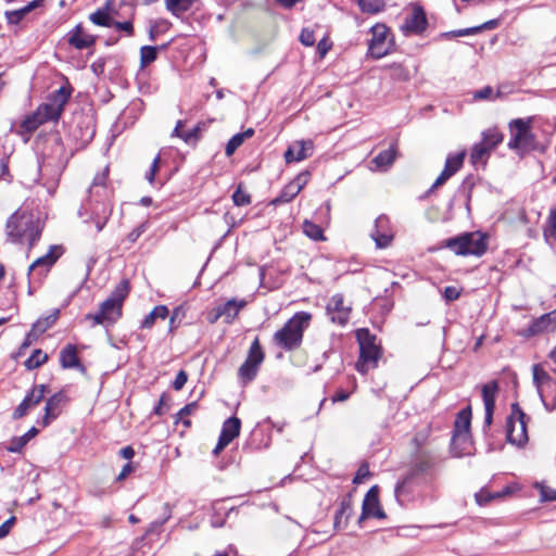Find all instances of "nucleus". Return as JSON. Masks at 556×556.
<instances>
[{"label":"nucleus","instance_id":"obj_20","mask_svg":"<svg viewBox=\"0 0 556 556\" xmlns=\"http://www.w3.org/2000/svg\"><path fill=\"white\" fill-rule=\"evenodd\" d=\"M113 4V0H106L101 8L89 15V20L97 26L112 27L113 16L117 15Z\"/></svg>","mask_w":556,"mask_h":556},{"label":"nucleus","instance_id":"obj_27","mask_svg":"<svg viewBox=\"0 0 556 556\" xmlns=\"http://www.w3.org/2000/svg\"><path fill=\"white\" fill-rule=\"evenodd\" d=\"M73 137L79 141V147L84 148L90 143L94 137L96 129L89 123L84 121L78 122L76 128L73 130Z\"/></svg>","mask_w":556,"mask_h":556},{"label":"nucleus","instance_id":"obj_54","mask_svg":"<svg viewBox=\"0 0 556 556\" xmlns=\"http://www.w3.org/2000/svg\"><path fill=\"white\" fill-rule=\"evenodd\" d=\"M533 486H534V489L539 490V492H540V502L541 503L556 501V490L545 485L544 482H535Z\"/></svg>","mask_w":556,"mask_h":556},{"label":"nucleus","instance_id":"obj_63","mask_svg":"<svg viewBox=\"0 0 556 556\" xmlns=\"http://www.w3.org/2000/svg\"><path fill=\"white\" fill-rule=\"evenodd\" d=\"M462 289L454 286H446L442 291V296L446 303H451L459 299Z\"/></svg>","mask_w":556,"mask_h":556},{"label":"nucleus","instance_id":"obj_19","mask_svg":"<svg viewBox=\"0 0 556 556\" xmlns=\"http://www.w3.org/2000/svg\"><path fill=\"white\" fill-rule=\"evenodd\" d=\"M60 364L63 369L75 368L81 374L87 371L86 366L80 362L77 346L68 343L60 351Z\"/></svg>","mask_w":556,"mask_h":556},{"label":"nucleus","instance_id":"obj_46","mask_svg":"<svg viewBox=\"0 0 556 556\" xmlns=\"http://www.w3.org/2000/svg\"><path fill=\"white\" fill-rule=\"evenodd\" d=\"M390 72V77L397 81H407L410 77L409 71L401 63H392L384 66Z\"/></svg>","mask_w":556,"mask_h":556},{"label":"nucleus","instance_id":"obj_37","mask_svg":"<svg viewBox=\"0 0 556 556\" xmlns=\"http://www.w3.org/2000/svg\"><path fill=\"white\" fill-rule=\"evenodd\" d=\"M110 318V324L116 323L123 315V306L114 302L113 299H106L99 306Z\"/></svg>","mask_w":556,"mask_h":556},{"label":"nucleus","instance_id":"obj_23","mask_svg":"<svg viewBox=\"0 0 556 556\" xmlns=\"http://www.w3.org/2000/svg\"><path fill=\"white\" fill-rule=\"evenodd\" d=\"M477 181H478V177L473 174H469L463 179L462 184L458 186V188L455 192V198L464 199L465 207L468 213H470V211H471L470 202H471V198H472V191H473V188H475Z\"/></svg>","mask_w":556,"mask_h":556},{"label":"nucleus","instance_id":"obj_34","mask_svg":"<svg viewBox=\"0 0 556 556\" xmlns=\"http://www.w3.org/2000/svg\"><path fill=\"white\" fill-rule=\"evenodd\" d=\"M504 135L497 128H488L481 134V142L492 152L503 142Z\"/></svg>","mask_w":556,"mask_h":556},{"label":"nucleus","instance_id":"obj_15","mask_svg":"<svg viewBox=\"0 0 556 556\" xmlns=\"http://www.w3.org/2000/svg\"><path fill=\"white\" fill-rule=\"evenodd\" d=\"M65 38L71 47L76 50H84L93 47L98 37L87 34L79 23L66 34Z\"/></svg>","mask_w":556,"mask_h":556},{"label":"nucleus","instance_id":"obj_36","mask_svg":"<svg viewBox=\"0 0 556 556\" xmlns=\"http://www.w3.org/2000/svg\"><path fill=\"white\" fill-rule=\"evenodd\" d=\"M198 0H165V7L174 16L180 17L189 11Z\"/></svg>","mask_w":556,"mask_h":556},{"label":"nucleus","instance_id":"obj_56","mask_svg":"<svg viewBox=\"0 0 556 556\" xmlns=\"http://www.w3.org/2000/svg\"><path fill=\"white\" fill-rule=\"evenodd\" d=\"M185 315H186V309L182 305L176 306L173 309L170 318H169V326H168L169 332H174L180 326V323H181L182 318L185 317Z\"/></svg>","mask_w":556,"mask_h":556},{"label":"nucleus","instance_id":"obj_35","mask_svg":"<svg viewBox=\"0 0 556 556\" xmlns=\"http://www.w3.org/2000/svg\"><path fill=\"white\" fill-rule=\"evenodd\" d=\"M254 135L253 128H248L242 132L233 135L227 142L225 153L227 156H231L236 150L244 142L245 139L251 138Z\"/></svg>","mask_w":556,"mask_h":556},{"label":"nucleus","instance_id":"obj_11","mask_svg":"<svg viewBox=\"0 0 556 556\" xmlns=\"http://www.w3.org/2000/svg\"><path fill=\"white\" fill-rule=\"evenodd\" d=\"M371 39L368 43V51L374 59H381L389 53V50L384 48V42L389 28L381 23H377L370 28Z\"/></svg>","mask_w":556,"mask_h":556},{"label":"nucleus","instance_id":"obj_3","mask_svg":"<svg viewBox=\"0 0 556 556\" xmlns=\"http://www.w3.org/2000/svg\"><path fill=\"white\" fill-rule=\"evenodd\" d=\"M355 337L359 346L355 369L361 375H366L369 370L378 367V363L383 355V349L381 343L378 342L377 336L368 328L357 329Z\"/></svg>","mask_w":556,"mask_h":556},{"label":"nucleus","instance_id":"obj_42","mask_svg":"<svg viewBox=\"0 0 556 556\" xmlns=\"http://www.w3.org/2000/svg\"><path fill=\"white\" fill-rule=\"evenodd\" d=\"M130 292V282L128 279H122L111 292L109 299H113L114 302L123 306L124 301Z\"/></svg>","mask_w":556,"mask_h":556},{"label":"nucleus","instance_id":"obj_5","mask_svg":"<svg viewBox=\"0 0 556 556\" xmlns=\"http://www.w3.org/2000/svg\"><path fill=\"white\" fill-rule=\"evenodd\" d=\"M405 477L420 489L431 485L437 477L434 459L430 456L417 458L409 466Z\"/></svg>","mask_w":556,"mask_h":556},{"label":"nucleus","instance_id":"obj_39","mask_svg":"<svg viewBox=\"0 0 556 556\" xmlns=\"http://www.w3.org/2000/svg\"><path fill=\"white\" fill-rule=\"evenodd\" d=\"M465 156H466L465 151H460L457 153H450L446 156L443 169L445 172H447L450 175L454 176L463 167Z\"/></svg>","mask_w":556,"mask_h":556},{"label":"nucleus","instance_id":"obj_50","mask_svg":"<svg viewBox=\"0 0 556 556\" xmlns=\"http://www.w3.org/2000/svg\"><path fill=\"white\" fill-rule=\"evenodd\" d=\"M172 26V24L166 21V20H157V21H153L151 22L150 24V27H149V39L151 41H155L156 38L166 33L169 27Z\"/></svg>","mask_w":556,"mask_h":556},{"label":"nucleus","instance_id":"obj_64","mask_svg":"<svg viewBox=\"0 0 556 556\" xmlns=\"http://www.w3.org/2000/svg\"><path fill=\"white\" fill-rule=\"evenodd\" d=\"M548 227L544 229V237L556 239V208L552 210L547 219Z\"/></svg>","mask_w":556,"mask_h":556},{"label":"nucleus","instance_id":"obj_16","mask_svg":"<svg viewBox=\"0 0 556 556\" xmlns=\"http://www.w3.org/2000/svg\"><path fill=\"white\" fill-rule=\"evenodd\" d=\"M353 491L346 493L340 502V506L337 509L333 517V528L337 531L343 530L348 527L349 520L353 514Z\"/></svg>","mask_w":556,"mask_h":556},{"label":"nucleus","instance_id":"obj_13","mask_svg":"<svg viewBox=\"0 0 556 556\" xmlns=\"http://www.w3.org/2000/svg\"><path fill=\"white\" fill-rule=\"evenodd\" d=\"M451 454L460 458L473 454L475 445L470 433L452 432L450 444Z\"/></svg>","mask_w":556,"mask_h":556},{"label":"nucleus","instance_id":"obj_48","mask_svg":"<svg viewBox=\"0 0 556 556\" xmlns=\"http://www.w3.org/2000/svg\"><path fill=\"white\" fill-rule=\"evenodd\" d=\"M159 52L154 46H142L140 48V67L144 68L157 59Z\"/></svg>","mask_w":556,"mask_h":556},{"label":"nucleus","instance_id":"obj_61","mask_svg":"<svg viewBox=\"0 0 556 556\" xmlns=\"http://www.w3.org/2000/svg\"><path fill=\"white\" fill-rule=\"evenodd\" d=\"M509 125L516 129L515 134H517V139H519L520 135H533L530 130V121L516 118L513 119Z\"/></svg>","mask_w":556,"mask_h":556},{"label":"nucleus","instance_id":"obj_12","mask_svg":"<svg viewBox=\"0 0 556 556\" xmlns=\"http://www.w3.org/2000/svg\"><path fill=\"white\" fill-rule=\"evenodd\" d=\"M362 508L363 517H372L377 519L387 518V515L380 505L379 486L377 484L372 485L365 494Z\"/></svg>","mask_w":556,"mask_h":556},{"label":"nucleus","instance_id":"obj_28","mask_svg":"<svg viewBox=\"0 0 556 556\" xmlns=\"http://www.w3.org/2000/svg\"><path fill=\"white\" fill-rule=\"evenodd\" d=\"M39 403V397L35 395L34 391H27L22 402L13 410L12 418L14 420L23 418L29 408L37 406Z\"/></svg>","mask_w":556,"mask_h":556},{"label":"nucleus","instance_id":"obj_51","mask_svg":"<svg viewBox=\"0 0 556 556\" xmlns=\"http://www.w3.org/2000/svg\"><path fill=\"white\" fill-rule=\"evenodd\" d=\"M491 151L484 146V143L477 142L472 146L470 151V162L473 165H477L479 162H481L484 157H488L490 155Z\"/></svg>","mask_w":556,"mask_h":556},{"label":"nucleus","instance_id":"obj_47","mask_svg":"<svg viewBox=\"0 0 556 556\" xmlns=\"http://www.w3.org/2000/svg\"><path fill=\"white\" fill-rule=\"evenodd\" d=\"M264 358H265V354H264L262 345L260 343V339H258V337H255V339L251 343V346L249 349V353H248L245 361L261 365L263 363Z\"/></svg>","mask_w":556,"mask_h":556},{"label":"nucleus","instance_id":"obj_62","mask_svg":"<svg viewBox=\"0 0 556 556\" xmlns=\"http://www.w3.org/2000/svg\"><path fill=\"white\" fill-rule=\"evenodd\" d=\"M202 125L203 124L199 123L192 129H190L188 131H185L184 136H181V139L187 144L195 146L197 141L200 139V134H201V130H202Z\"/></svg>","mask_w":556,"mask_h":556},{"label":"nucleus","instance_id":"obj_29","mask_svg":"<svg viewBox=\"0 0 556 556\" xmlns=\"http://www.w3.org/2000/svg\"><path fill=\"white\" fill-rule=\"evenodd\" d=\"M471 418L472 412L470 405L460 409L454 420L453 432L470 433Z\"/></svg>","mask_w":556,"mask_h":556},{"label":"nucleus","instance_id":"obj_4","mask_svg":"<svg viewBox=\"0 0 556 556\" xmlns=\"http://www.w3.org/2000/svg\"><path fill=\"white\" fill-rule=\"evenodd\" d=\"M443 247L456 255L482 256L488 250V236L479 231L464 232L443 241Z\"/></svg>","mask_w":556,"mask_h":556},{"label":"nucleus","instance_id":"obj_21","mask_svg":"<svg viewBox=\"0 0 556 556\" xmlns=\"http://www.w3.org/2000/svg\"><path fill=\"white\" fill-rule=\"evenodd\" d=\"M270 435L266 434L264 429L257 425L252 431L249 439L242 446V450L245 452H254L260 451L262 448H266L270 444Z\"/></svg>","mask_w":556,"mask_h":556},{"label":"nucleus","instance_id":"obj_40","mask_svg":"<svg viewBox=\"0 0 556 556\" xmlns=\"http://www.w3.org/2000/svg\"><path fill=\"white\" fill-rule=\"evenodd\" d=\"M300 193L299 189L295 188L291 182L287 184L279 194L271 200L270 204L278 206L280 204L291 202Z\"/></svg>","mask_w":556,"mask_h":556},{"label":"nucleus","instance_id":"obj_30","mask_svg":"<svg viewBox=\"0 0 556 556\" xmlns=\"http://www.w3.org/2000/svg\"><path fill=\"white\" fill-rule=\"evenodd\" d=\"M68 402L70 397L66 392L64 390H60L46 400L43 410H50L53 414H58V416H60V407L66 405Z\"/></svg>","mask_w":556,"mask_h":556},{"label":"nucleus","instance_id":"obj_8","mask_svg":"<svg viewBox=\"0 0 556 556\" xmlns=\"http://www.w3.org/2000/svg\"><path fill=\"white\" fill-rule=\"evenodd\" d=\"M428 27V18L422 5L414 3L412 13L406 15L401 30L404 35H421Z\"/></svg>","mask_w":556,"mask_h":556},{"label":"nucleus","instance_id":"obj_52","mask_svg":"<svg viewBox=\"0 0 556 556\" xmlns=\"http://www.w3.org/2000/svg\"><path fill=\"white\" fill-rule=\"evenodd\" d=\"M394 160H395V151L392 148H390V149L379 152L375 156L372 162L376 164L377 167L381 168V167H387V166L391 165L394 162Z\"/></svg>","mask_w":556,"mask_h":556},{"label":"nucleus","instance_id":"obj_49","mask_svg":"<svg viewBox=\"0 0 556 556\" xmlns=\"http://www.w3.org/2000/svg\"><path fill=\"white\" fill-rule=\"evenodd\" d=\"M42 124V119L40 118L39 113H37L36 111L25 116V118L21 123V128L25 132L31 134L35 130H37Z\"/></svg>","mask_w":556,"mask_h":556},{"label":"nucleus","instance_id":"obj_38","mask_svg":"<svg viewBox=\"0 0 556 556\" xmlns=\"http://www.w3.org/2000/svg\"><path fill=\"white\" fill-rule=\"evenodd\" d=\"M260 365L244 361L238 369V378L242 384L253 381L258 372Z\"/></svg>","mask_w":556,"mask_h":556},{"label":"nucleus","instance_id":"obj_6","mask_svg":"<svg viewBox=\"0 0 556 556\" xmlns=\"http://www.w3.org/2000/svg\"><path fill=\"white\" fill-rule=\"evenodd\" d=\"M63 253L64 248L62 245H50L49 251L45 255L38 257L30 264L27 270V277L34 276L38 286H41L43 279L48 276L51 268Z\"/></svg>","mask_w":556,"mask_h":556},{"label":"nucleus","instance_id":"obj_53","mask_svg":"<svg viewBox=\"0 0 556 556\" xmlns=\"http://www.w3.org/2000/svg\"><path fill=\"white\" fill-rule=\"evenodd\" d=\"M303 231L308 238L315 241L325 239L323 228L313 222L305 220L303 224Z\"/></svg>","mask_w":556,"mask_h":556},{"label":"nucleus","instance_id":"obj_44","mask_svg":"<svg viewBox=\"0 0 556 556\" xmlns=\"http://www.w3.org/2000/svg\"><path fill=\"white\" fill-rule=\"evenodd\" d=\"M533 384L535 386L538 393H543L542 384L552 382V377L545 371L540 364H535L532 367Z\"/></svg>","mask_w":556,"mask_h":556},{"label":"nucleus","instance_id":"obj_31","mask_svg":"<svg viewBox=\"0 0 556 556\" xmlns=\"http://www.w3.org/2000/svg\"><path fill=\"white\" fill-rule=\"evenodd\" d=\"M39 433V430L36 427H31L27 432H25L21 437H14L12 438L10 445L7 447V450L10 453H21L23 447L37 434Z\"/></svg>","mask_w":556,"mask_h":556},{"label":"nucleus","instance_id":"obj_14","mask_svg":"<svg viewBox=\"0 0 556 556\" xmlns=\"http://www.w3.org/2000/svg\"><path fill=\"white\" fill-rule=\"evenodd\" d=\"M419 491L420 488L404 476L394 486V497L400 506L405 507L415 500Z\"/></svg>","mask_w":556,"mask_h":556},{"label":"nucleus","instance_id":"obj_7","mask_svg":"<svg viewBox=\"0 0 556 556\" xmlns=\"http://www.w3.org/2000/svg\"><path fill=\"white\" fill-rule=\"evenodd\" d=\"M59 316L60 309L54 308L48 316L37 319L31 325L30 330L26 333L25 339L18 349V355L23 354L24 351L36 342L42 333L50 329L56 323Z\"/></svg>","mask_w":556,"mask_h":556},{"label":"nucleus","instance_id":"obj_10","mask_svg":"<svg viewBox=\"0 0 556 556\" xmlns=\"http://www.w3.org/2000/svg\"><path fill=\"white\" fill-rule=\"evenodd\" d=\"M497 392L498 382L496 380H492L491 382L482 386L481 395L484 405V420L482 429L484 432L491 427L493 422Z\"/></svg>","mask_w":556,"mask_h":556},{"label":"nucleus","instance_id":"obj_17","mask_svg":"<svg viewBox=\"0 0 556 556\" xmlns=\"http://www.w3.org/2000/svg\"><path fill=\"white\" fill-rule=\"evenodd\" d=\"M551 324L556 325V309L534 318L531 324L518 332L523 338H531L547 330Z\"/></svg>","mask_w":556,"mask_h":556},{"label":"nucleus","instance_id":"obj_60","mask_svg":"<svg viewBox=\"0 0 556 556\" xmlns=\"http://www.w3.org/2000/svg\"><path fill=\"white\" fill-rule=\"evenodd\" d=\"M112 27L124 33L128 37H132L135 35L132 17L124 22H118L113 18Z\"/></svg>","mask_w":556,"mask_h":556},{"label":"nucleus","instance_id":"obj_33","mask_svg":"<svg viewBox=\"0 0 556 556\" xmlns=\"http://www.w3.org/2000/svg\"><path fill=\"white\" fill-rule=\"evenodd\" d=\"M169 311L166 305H156L141 321V329H150L157 318L166 319Z\"/></svg>","mask_w":556,"mask_h":556},{"label":"nucleus","instance_id":"obj_26","mask_svg":"<svg viewBox=\"0 0 556 556\" xmlns=\"http://www.w3.org/2000/svg\"><path fill=\"white\" fill-rule=\"evenodd\" d=\"M241 430V420L237 416L228 417L222 426L219 438L228 443H231L237 437H239Z\"/></svg>","mask_w":556,"mask_h":556},{"label":"nucleus","instance_id":"obj_24","mask_svg":"<svg viewBox=\"0 0 556 556\" xmlns=\"http://www.w3.org/2000/svg\"><path fill=\"white\" fill-rule=\"evenodd\" d=\"M72 92L73 87L67 81L65 85H62L59 89L49 93V96L47 97V102L53 104V106H55L63 113L64 106L68 102Z\"/></svg>","mask_w":556,"mask_h":556},{"label":"nucleus","instance_id":"obj_43","mask_svg":"<svg viewBox=\"0 0 556 556\" xmlns=\"http://www.w3.org/2000/svg\"><path fill=\"white\" fill-rule=\"evenodd\" d=\"M49 356L41 349H35L31 355L24 362V366L27 370H34L45 363H47Z\"/></svg>","mask_w":556,"mask_h":556},{"label":"nucleus","instance_id":"obj_9","mask_svg":"<svg viewBox=\"0 0 556 556\" xmlns=\"http://www.w3.org/2000/svg\"><path fill=\"white\" fill-rule=\"evenodd\" d=\"M370 237L378 249H386L391 245L394 239V230L389 216L381 214L375 219Z\"/></svg>","mask_w":556,"mask_h":556},{"label":"nucleus","instance_id":"obj_32","mask_svg":"<svg viewBox=\"0 0 556 556\" xmlns=\"http://www.w3.org/2000/svg\"><path fill=\"white\" fill-rule=\"evenodd\" d=\"M508 148L511 150L522 149L525 151L535 150V136L534 135H520L517 139V134H514L508 142Z\"/></svg>","mask_w":556,"mask_h":556},{"label":"nucleus","instance_id":"obj_41","mask_svg":"<svg viewBox=\"0 0 556 556\" xmlns=\"http://www.w3.org/2000/svg\"><path fill=\"white\" fill-rule=\"evenodd\" d=\"M37 113H39L43 124L52 121L56 122L62 115V112L49 102L41 103L37 109Z\"/></svg>","mask_w":556,"mask_h":556},{"label":"nucleus","instance_id":"obj_1","mask_svg":"<svg viewBox=\"0 0 556 556\" xmlns=\"http://www.w3.org/2000/svg\"><path fill=\"white\" fill-rule=\"evenodd\" d=\"M311 319V313L304 311L296 312L285 323L281 329L274 333V345L286 352L299 349L303 342L304 331L308 328Z\"/></svg>","mask_w":556,"mask_h":556},{"label":"nucleus","instance_id":"obj_25","mask_svg":"<svg viewBox=\"0 0 556 556\" xmlns=\"http://www.w3.org/2000/svg\"><path fill=\"white\" fill-rule=\"evenodd\" d=\"M45 0H33L29 3H27L25 7L13 10V11H5L4 15L7 18V23L9 25H18L21 21L31 11L40 8L43 5Z\"/></svg>","mask_w":556,"mask_h":556},{"label":"nucleus","instance_id":"obj_58","mask_svg":"<svg viewBox=\"0 0 556 556\" xmlns=\"http://www.w3.org/2000/svg\"><path fill=\"white\" fill-rule=\"evenodd\" d=\"M343 304H344L343 295L341 293H337V294L332 295L329 304L327 305V311L334 312V313L351 311L350 307H344Z\"/></svg>","mask_w":556,"mask_h":556},{"label":"nucleus","instance_id":"obj_2","mask_svg":"<svg viewBox=\"0 0 556 556\" xmlns=\"http://www.w3.org/2000/svg\"><path fill=\"white\" fill-rule=\"evenodd\" d=\"M7 235L13 243L28 242L31 249L40 239L42 227L38 218L33 214L18 211L14 212L7 220Z\"/></svg>","mask_w":556,"mask_h":556},{"label":"nucleus","instance_id":"obj_57","mask_svg":"<svg viewBox=\"0 0 556 556\" xmlns=\"http://www.w3.org/2000/svg\"><path fill=\"white\" fill-rule=\"evenodd\" d=\"M231 198L236 206H247L251 203V195L242 189L241 184L237 187Z\"/></svg>","mask_w":556,"mask_h":556},{"label":"nucleus","instance_id":"obj_22","mask_svg":"<svg viewBox=\"0 0 556 556\" xmlns=\"http://www.w3.org/2000/svg\"><path fill=\"white\" fill-rule=\"evenodd\" d=\"M529 419H518L520 424V434L516 438L514 437L516 422L514 417L506 418V440L508 443L517 445L518 447L525 446L528 442V433H527V421Z\"/></svg>","mask_w":556,"mask_h":556},{"label":"nucleus","instance_id":"obj_18","mask_svg":"<svg viewBox=\"0 0 556 556\" xmlns=\"http://www.w3.org/2000/svg\"><path fill=\"white\" fill-rule=\"evenodd\" d=\"M245 305L247 302L244 300L238 301L236 299H230L215 308V314L210 318V321L215 323L218 318L224 317L225 323L231 324L239 314V311Z\"/></svg>","mask_w":556,"mask_h":556},{"label":"nucleus","instance_id":"obj_59","mask_svg":"<svg viewBox=\"0 0 556 556\" xmlns=\"http://www.w3.org/2000/svg\"><path fill=\"white\" fill-rule=\"evenodd\" d=\"M479 34V27L472 26L451 31L442 33L440 36L445 39H451L455 37H462V36H470V35H477Z\"/></svg>","mask_w":556,"mask_h":556},{"label":"nucleus","instance_id":"obj_55","mask_svg":"<svg viewBox=\"0 0 556 556\" xmlns=\"http://www.w3.org/2000/svg\"><path fill=\"white\" fill-rule=\"evenodd\" d=\"M295 144L299 147L295 156L296 161H303L312 155L314 149V142L312 140L295 141Z\"/></svg>","mask_w":556,"mask_h":556},{"label":"nucleus","instance_id":"obj_45","mask_svg":"<svg viewBox=\"0 0 556 556\" xmlns=\"http://www.w3.org/2000/svg\"><path fill=\"white\" fill-rule=\"evenodd\" d=\"M363 13L377 14L384 10V0H356Z\"/></svg>","mask_w":556,"mask_h":556}]
</instances>
